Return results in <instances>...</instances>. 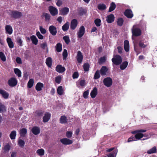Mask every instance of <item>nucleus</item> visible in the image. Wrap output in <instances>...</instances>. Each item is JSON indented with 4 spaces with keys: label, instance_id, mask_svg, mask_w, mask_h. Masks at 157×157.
Segmentation results:
<instances>
[{
    "label": "nucleus",
    "instance_id": "nucleus-3",
    "mask_svg": "<svg viewBox=\"0 0 157 157\" xmlns=\"http://www.w3.org/2000/svg\"><path fill=\"white\" fill-rule=\"evenodd\" d=\"M112 60L113 63L116 65L120 64L122 61L121 57L119 55L114 56Z\"/></svg>",
    "mask_w": 157,
    "mask_h": 157
},
{
    "label": "nucleus",
    "instance_id": "nucleus-48",
    "mask_svg": "<svg viewBox=\"0 0 157 157\" xmlns=\"http://www.w3.org/2000/svg\"><path fill=\"white\" fill-rule=\"evenodd\" d=\"M6 110L5 106L2 103H0V112H2Z\"/></svg>",
    "mask_w": 157,
    "mask_h": 157
},
{
    "label": "nucleus",
    "instance_id": "nucleus-63",
    "mask_svg": "<svg viewBox=\"0 0 157 157\" xmlns=\"http://www.w3.org/2000/svg\"><path fill=\"white\" fill-rule=\"evenodd\" d=\"M66 135L67 137L70 138L72 136V133L71 131L67 132L66 133Z\"/></svg>",
    "mask_w": 157,
    "mask_h": 157
},
{
    "label": "nucleus",
    "instance_id": "nucleus-8",
    "mask_svg": "<svg viewBox=\"0 0 157 157\" xmlns=\"http://www.w3.org/2000/svg\"><path fill=\"white\" fill-rule=\"evenodd\" d=\"M49 30L51 34L53 35H56V34L57 31L56 28L53 25L50 26L49 28Z\"/></svg>",
    "mask_w": 157,
    "mask_h": 157
},
{
    "label": "nucleus",
    "instance_id": "nucleus-51",
    "mask_svg": "<svg viewBox=\"0 0 157 157\" xmlns=\"http://www.w3.org/2000/svg\"><path fill=\"white\" fill-rule=\"evenodd\" d=\"M63 39L65 41V43L67 44H68L70 41L69 37L67 36H65L63 37Z\"/></svg>",
    "mask_w": 157,
    "mask_h": 157
},
{
    "label": "nucleus",
    "instance_id": "nucleus-38",
    "mask_svg": "<svg viewBox=\"0 0 157 157\" xmlns=\"http://www.w3.org/2000/svg\"><path fill=\"white\" fill-rule=\"evenodd\" d=\"M116 7V5L113 2H112L110 4V6L109 8V12H111L114 10L115 9Z\"/></svg>",
    "mask_w": 157,
    "mask_h": 157
},
{
    "label": "nucleus",
    "instance_id": "nucleus-19",
    "mask_svg": "<svg viewBox=\"0 0 157 157\" xmlns=\"http://www.w3.org/2000/svg\"><path fill=\"white\" fill-rule=\"evenodd\" d=\"M0 94L5 99H7L9 96V94L6 91L0 89Z\"/></svg>",
    "mask_w": 157,
    "mask_h": 157
},
{
    "label": "nucleus",
    "instance_id": "nucleus-34",
    "mask_svg": "<svg viewBox=\"0 0 157 157\" xmlns=\"http://www.w3.org/2000/svg\"><path fill=\"white\" fill-rule=\"evenodd\" d=\"M40 46L42 48L46 50L47 52L48 51V48L47 46V44L46 42L40 44Z\"/></svg>",
    "mask_w": 157,
    "mask_h": 157
},
{
    "label": "nucleus",
    "instance_id": "nucleus-27",
    "mask_svg": "<svg viewBox=\"0 0 157 157\" xmlns=\"http://www.w3.org/2000/svg\"><path fill=\"white\" fill-rule=\"evenodd\" d=\"M57 91L58 94L59 95H62L64 94V90L61 86H60L58 87Z\"/></svg>",
    "mask_w": 157,
    "mask_h": 157
},
{
    "label": "nucleus",
    "instance_id": "nucleus-36",
    "mask_svg": "<svg viewBox=\"0 0 157 157\" xmlns=\"http://www.w3.org/2000/svg\"><path fill=\"white\" fill-rule=\"evenodd\" d=\"M156 152V148L155 146L154 147L151 149L147 151V153L148 154H151L155 153Z\"/></svg>",
    "mask_w": 157,
    "mask_h": 157
},
{
    "label": "nucleus",
    "instance_id": "nucleus-37",
    "mask_svg": "<svg viewBox=\"0 0 157 157\" xmlns=\"http://www.w3.org/2000/svg\"><path fill=\"white\" fill-rule=\"evenodd\" d=\"M70 25L69 22H67L62 27L63 30L65 31L68 30Z\"/></svg>",
    "mask_w": 157,
    "mask_h": 157
},
{
    "label": "nucleus",
    "instance_id": "nucleus-40",
    "mask_svg": "<svg viewBox=\"0 0 157 157\" xmlns=\"http://www.w3.org/2000/svg\"><path fill=\"white\" fill-rule=\"evenodd\" d=\"M117 22L118 26H121L122 25L124 22L123 19L121 18H119L117 19Z\"/></svg>",
    "mask_w": 157,
    "mask_h": 157
},
{
    "label": "nucleus",
    "instance_id": "nucleus-46",
    "mask_svg": "<svg viewBox=\"0 0 157 157\" xmlns=\"http://www.w3.org/2000/svg\"><path fill=\"white\" fill-rule=\"evenodd\" d=\"M94 23L97 27L100 26L101 24V21L99 18H97L94 20Z\"/></svg>",
    "mask_w": 157,
    "mask_h": 157
},
{
    "label": "nucleus",
    "instance_id": "nucleus-11",
    "mask_svg": "<svg viewBox=\"0 0 157 157\" xmlns=\"http://www.w3.org/2000/svg\"><path fill=\"white\" fill-rule=\"evenodd\" d=\"M77 24L78 21L76 19H73L71 23L70 27L71 29L72 30L75 29L77 27Z\"/></svg>",
    "mask_w": 157,
    "mask_h": 157
},
{
    "label": "nucleus",
    "instance_id": "nucleus-53",
    "mask_svg": "<svg viewBox=\"0 0 157 157\" xmlns=\"http://www.w3.org/2000/svg\"><path fill=\"white\" fill-rule=\"evenodd\" d=\"M17 43L20 46H22V41L19 37H17L16 39Z\"/></svg>",
    "mask_w": 157,
    "mask_h": 157
},
{
    "label": "nucleus",
    "instance_id": "nucleus-54",
    "mask_svg": "<svg viewBox=\"0 0 157 157\" xmlns=\"http://www.w3.org/2000/svg\"><path fill=\"white\" fill-rule=\"evenodd\" d=\"M61 76H58L55 78L56 82L58 83H60L61 81Z\"/></svg>",
    "mask_w": 157,
    "mask_h": 157
},
{
    "label": "nucleus",
    "instance_id": "nucleus-14",
    "mask_svg": "<svg viewBox=\"0 0 157 157\" xmlns=\"http://www.w3.org/2000/svg\"><path fill=\"white\" fill-rule=\"evenodd\" d=\"M115 17L113 14L108 15L106 18V21L108 23H111L114 21Z\"/></svg>",
    "mask_w": 157,
    "mask_h": 157
},
{
    "label": "nucleus",
    "instance_id": "nucleus-1",
    "mask_svg": "<svg viewBox=\"0 0 157 157\" xmlns=\"http://www.w3.org/2000/svg\"><path fill=\"white\" fill-rule=\"evenodd\" d=\"M142 132H139L136 134L134 136H132L129 138L128 140V142H129L132 141H137L140 140L143 137H146V135H144L141 133Z\"/></svg>",
    "mask_w": 157,
    "mask_h": 157
},
{
    "label": "nucleus",
    "instance_id": "nucleus-9",
    "mask_svg": "<svg viewBox=\"0 0 157 157\" xmlns=\"http://www.w3.org/2000/svg\"><path fill=\"white\" fill-rule=\"evenodd\" d=\"M60 141L64 145H69L73 143L72 140L66 138L62 139Z\"/></svg>",
    "mask_w": 157,
    "mask_h": 157
},
{
    "label": "nucleus",
    "instance_id": "nucleus-59",
    "mask_svg": "<svg viewBox=\"0 0 157 157\" xmlns=\"http://www.w3.org/2000/svg\"><path fill=\"white\" fill-rule=\"evenodd\" d=\"M89 93V91L88 90H86L83 93V97L85 98H88Z\"/></svg>",
    "mask_w": 157,
    "mask_h": 157
},
{
    "label": "nucleus",
    "instance_id": "nucleus-5",
    "mask_svg": "<svg viewBox=\"0 0 157 157\" xmlns=\"http://www.w3.org/2000/svg\"><path fill=\"white\" fill-rule=\"evenodd\" d=\"M85 32V29L83 26H82L79 29L78 32L77 33L78 38L82 37L84 35Z\"/></svg>",
    "mask_w": 157,
    "mask_h": 157
},
{
    "label": "nucleus",
    "instance_id": "nucleus-44",
    "mask_svg": "<svg viewBox=\"0 0 157 157\" xmlns=\"http://www.w3.org/2000/svg\"><path fill=\"white\" fill-rule=\"evenodd\" d=\"M36 153L40 156H42L44 155V151L42 149H39L37 150Z\"/></svg>",
    "mask_w": 157,
    "mask_h": 157
},
{
    "label": "nucleus",
    "instance_id": "nucleus-32",
    "mask_svg": "<svg viewBox=\"0 0 157 157\" xmlns=\"http://www.w3.org/2000/svg\"><path fill=\"white\" fill-rule=\"evenodd\" d=\"M60 122L61 124H65L67 121V117L65 116L61 117L59 119Z\"/></svg>",
    "mask_w": 157,
    "mask_h": 157
},
{
    "label": "nucleus",
    "instance_id": "nucleus-30",
    "mask_svg": "<svg viewBox=\"0 0 157 157\" xmlns=\"http://www.w3.org/2000/svg\"><path fill=\"white\" fill-rule=\"evenodd\" d=\"M117 152V148L115 149L112 152L110 153L107 155L108 157H116Z\"/></svg>",
    "mask_w": 157,
    "mask_h": 157
},
{
    "label": "nucleus",
    "instance_id": "nucleus-13",
    "mask_svg": "<svg viewBox=\"0 0 157 157\" xmlns=\"http://www.w3.org/2000/svg\"><path fill=\"white\" fill-rule=\"evenodd\" d=\"M76 85L78 87L80 86L82 87L85 86L86 85L85 81L83 79H79L77 82Z\"/></svg>",
    "mask_w": 157,
    "mask_h": 157
},
{
    "label": "nucleus",
    "instance_id": "nucleus-42",
    "mask_svg": "<svg viewBox=\"0 0 157 157\" xmlns=\"http://www.w3.org/2000/svg\"><path fill=\"white\" fill-rule=\"evenodd\" d=\"M128 63L127 61H125L122 63L120 66V68L121 70H123L127 67Z\"/></svg>",
    "mask_w": 157,
    "mask_h": 157
},
{
    "label": "nucleus",
    "instance_id": "nucleus-47",
    "mask_svg": "<svg viewBox=\"0 0 157 157\" xmlns=\"http://www.w3.org/2000/svg\"><path fill=\"white\" fill-rule=\"evenodd\" d=\"M0 58L2 61L4 62L6 61V56L2 52H0Z\"/></svg>",
    "mask_w": 157,
    "mask_h": 157
},
{
    "label": "nucleus",
    "instance_id": "nucleus-21",
    "mask_svg": "<svg viewBox=\"0 0 157 157\" xmlns=\"http://www.w3.org/2000/svg\"><path fill=\"white\" fill-rule=\"evenodd\" d=\"M6 33L9 35H11L13 33V29L12 27L10 25H6L5 27Z\"/></svg>",
    "mask_w": 157,
    "mask_h": 157
},
{
    "label": "nucleus",
    "instance_id": "nucleus-58",
    "mask_svg": "<svg viewBox=\"0 0 157 157\" xmlns=\"http://www.w3.org/2000/svg\"><path fill=\"white\" fill-rule=\"evenodd\" d=\"M18 143L20 146L22 147L24 146L25 142L22 140H20L18 141Z\"/></svg>",
    "mask_w": 157,
    "mask_h": 157
},
{
    "label": "nucleus",
    "instance_id": "nucleus-43",
    "mask_svg": "<svg viewBox=\"0 0 157 157\" xmlns=\"http://www.w3.org/2000/svg\"><path fill=\"white\" fill-rule=\"evenodd\" d=\"M14 71L15 73L17 76L18 77H21V71L18 68H14Z\"/></svg>",
    "mask_w": 157,
    "mask_h": 157
},
{
    "label": "nucleus",
    "instance_id": "nucleus-56",
    "mask_svg": "<svg viewBox=\"0 0 157 157\" xmlns=\"http://www.w3.org/2000/svg\"><path fill=\"white\" fill-rule=\"evenodd\" d=\"M40 30L42 34H45L46 32V29L41 26H40Z\"/></svg>",
    "mask_w": 157,
    "mask_h": 157
},
{
    "label": "nucleus",
    "instance_id": "nucleus-45",
    "mask_svg": "<svg viewBox=\"0 0 157 157\" xmlns=\"http://www.w3.org/2000/svg\"><path fill=\"white\" fill-rule=\"evenodd\" d=\"M62 50V45L60 43H58L56 46V50L58 52H60Z\"/></svg>",
    "mask_w": 157,
    "mask_h": 157
},
{
    "label": "nucleus",
    "instance_id": "nucleus-61",
    "mask_svg": "<svg viewBox=\"0 0 157 157\" xmlns=\"http://www.w3.org/2000/svg\"><path fill=\"white\" fill-rule=\"evenodd\" d=\"M79 76V75L78 72H75L72 75V77L73 79L77 78Z\"/></svg>",
    "mask_w": 157,
    "mask_h": 157
},
{
    "label": "nucleus",
    "instance_id": "nucleus-24",
    "mask_svg": "<svg viewBox=\"0 0 157 157\" xmlns=\"http://www.w3.org/2000/svg\"><path fill=\"white\" fill-rule=\"evenodd\" d=\"M44 87V84L41 82H38L35 88L37 91H40L42 90Z\"/></svg>",
    "mask_w": 157,
    "mask_h": 157
},
{
    "label": "nucleus",
    "instance_id": "nucleus-28",
    "mask_svg": "<svg viewBox=\"0 0 157 157\" xmlns=\"http://www.w3.org/2000/svg\"><path fill=\"white\" fill-rule=\"evenodd\" d=\"M30 38L33 44L35 45H36L38 44V40L35 36H31Z\"/></svg>",
    "mask_w": 157,
    "mask_h": 157
},
{
    "label": "nucleus",
    "instance_id": "nucleus-57",
    "mask_svg": "<svg viewBox=\"0 0 157 157\" xmlns=\"http://www.w3.org/2000/svg\"><path fill=\"white\" fill-rule=\"evenodd\" d=\"M36 35L38 38L42 40L44 38V36L40 33L39 32H36Z\"/></svg>",
    "mask_w": 157,
    "mask_h": 157
},
{
    "label": "nucleus",
    "instance_id": "nucleus-2",
    "mask_svg": "<svg viewBox=\"0 0 157 157\" xmlns=\"http://www.w3.org/2000/svg\"><path fill=\"white\" fill-rule=\"evenodd\" d=\"M131 30L132 36H139L141 34V30L138 28V26L136 25H134Z\"/></svg>",
    "mask_w": 157,
    "mask_h": 157
},
{
    "label": "nucleus",
    "instance_id": "nucleus-22",
    "mask_svg": "<svg viewBox=\"0 0 157 157\" xmlns=\"http://www.w3.org/2000/svg\"><path fill=\"white\" fill-rule=\"evenodd\" d=\"M32 132L35 135H37L40 133V130L39 127L35 126L32 129Z\"/></svg>",
    "mask_w": 157,
    "mask_h": 157
},
{
    "label": "nucleus",
    "instance_id": "nucleus-55",
    "mask_svg": "<svg viewBox=\"0 0 157 157\" xmlns=\"http://www.w3.org/2000/svg\"><path fill=\"white\" fill-rule=\"evenodd\" d=\"M10 149V146L9 144L6 145L4 147V150L5 152H8Z\"/></svg>",
    "mask_w": 157,
    "mask_h": 157
},
{
    "label": "nucleus",
    "instance_id": "nucleus-20",
    "mask_svg": "<svg viewBox=\"0 0 157 157\" xmlns=\"http://www.w3.org/2000/svg\"><path fill=\"white\" fill-rule=\"evenodd\" d=\"M98 94L97 89L96 87L94 88L90 93L91 97L92 98H95Z\"/></svg>",
    "mask_w": 157,
    "mask_h": 157
},
{
    "label": "nucleus",
    "instance_id": "nucleus-10",
    "mask_svg": "<svg viewBox=\"0 0 157 157\" xmlns=\"http://www.w3.org/2000/svg\"><path fill=\"white\" fill-rule=\"evenodd\" d=\"M51 116V114L49 113H46L43 117V121L44 122H46L49 121Z\"/></svg>",
    "mask_w": 157,
    "mask_h": 157
},
{
    "label": "nucleus",
    "instance_id": "nucleus-41",
    "mask_svg": "<svg viewBox=\"0 0 157 157\" xmlns=\"http://www.w3.org/2000/svg\"><path fill=\"white\" fill-rule=\"evenodd\" d=\"M106 5L104 4H100L98 6V8L100 10H103L106 9Z\"/></svg>",
    "mask_w": 157,
    "mask_h": 157
},
{
    "label": "nucleus",
    "instance_id": "nucleus-60",
    "mask_svg": "<svg viewBox=\"0 0 157 157\" xmlns=\"http://www.w3.org/2000/svg\"><path fill=\"white\" fill-rule=\"evenodd\" d=\"M146 131V130L141 129V130H137L134 131L133 132H132V134L136 133V134L139 132H145Z\"/></svg>",
    "mask_w": 157,
    "mask_h": 157
},
{
    "label": "nucleus",
    "instance_id": "nucleus-39",
    "mask_svg": "<svg viewBox=\"0 0 157 157\" xmlns=\"http://www.w3.org/2000/svg\"><path fill=\"white\" fill-rule=\"evenodd\" d=\"M34 82L33 79H30L27 83V86L29 88H31L33 85Z\"/></svg>",
    "mask_w": 157,
    "mask_h": 157
},
{
    "label": "nucleus",
    "instance_id": "nucleus-33",
    "mask_svg": "<svg viewBox=\"0 0 157 157\" xmlns=\"http://www.w3.org/2000/svg\"><path fill=\"white\" fill-rule=\"evenodd\" d=\"M52 59L50 57H48L46 59V63L47 65L50 67L52 65Z\"/></svg>",
    "mask_w": 157,
    "mask_h": 157
},
{
    "label": "nucleus",
    "instance_id": "nucleus-4",
    "mask_svg": "<svg viewBox=\"0 0 157 157\" xmlns=\"http://www.w3.org/2000/svg\"><path fill=\"white\" fill-rule=\"evenodd\" d=\"M103 83L105 86L107 87H109L112 84V80L111 78L107 77L104 79Z\"/></svg>",
    "mask_w": 157,
    "mask_h": 157
},
{
    "label": "nucleus",
    "instance_id": "nucleus-49",
    "mask_svg": "<svg viewBox=\"0 0 157 157\" xmlns=\"http://www.w3.org/2000/svg\"><path fill=\"white\" fill-rule=\"evenodd\" d=\"M100 72L98 70L96 71L94 75V79H97L100 77Z\"/></svg>",
    "mask_w": 157,
    "mask_h": 157
},
{
    "label": "nucleus",
    "instance_id": "nucleus-35",
    "mask_svg": "<svg viewBox=\"0 0 157 157\" xmlns=\"http://www.w3.org/2000/svg\"><path fill=\"white\" fill-rule=\"evenodd\" d=\"M17 132L16 131H13L11 132L10 135V137L12 140H14L15 139L16 136Z\"/></svg>",
    "mask_w": 157,
    "mask_h": 157
},
{
    "label": "nucleus",
    "instance_id": "nucleus-62",
    "mask_svg": "<svg viewBox=\"0 0 157 157\" xmlns=\"http://www.w3.org/2000/svg\"><path fill=\"white\" fill-rule=\"evenodd\" d=\"M106 60V57L105 56H104L100 58L99 60V63H102L105 62Z\"/></svg>",
    "mask_w": 157,
    "mask_h": 157
},
{
    "label": "nucleus",
    "instance_id": "nucleus-16",
    "mask_svg": "<svg viewBox=\"0 0 157 157\" xmlns=\"http://www.w3.org/2000/svg\"><path fill=\"white\" fill-rule=\"evenodd\" d=\"M83 59V55L81 52L78 51L77 52V59L78 63H81L82 62Z\"/></svg>",
    "mask_w": 157,
    "mask_h": 157
},
{
    "label": "nucleus",
    "instance_id": "nucleus-7",
    "mask_svg": "<svg viewBox=\"0 0 157 157\" xmlns=\"http://www.w3.org/2000/svg\"><path fill=\"white\" fill-rule=\"evenodd\" d=\"M49 10L52 16L56 15L58 13L57 9L52 6H50L49 7Z\"/></svg>",
    "mask_w": 157,
    "mask_h": 157
},
{
    "label": "nucleus",
    "instance_id": "nucleus-15",
    "mask_svg": "<svg viewBox=\"0 0 157 157\" xmlns=\"http://www.w3.org/2000/svg\"><path fill=\"white\" fill-rule=\"evenodd\" d=\"M124 15L128 18H132L133 17V14L130 10L127 9L124 12Z\"/></svg>",
    "mask_w": 157,
    "mask_h": 157
},
{
    "label": "nucleus",
    "instance_id": "nucleus-29",
    "mask_svg": "<svg viewBox=\"0 0 157 157\" xmlns=\"http://www.w3.org/2000/svg\"><path fill=\"white\" fill-rule=\"evenodd\" d=\"M69 11V9L67 7H65L60 11V13L61 15H65L67 14Z\"/></svg>",
    "mask_w": 157,
    "mask_h": 157
},
{
    "label": "nucleus",
    "instance_id": "nucleus-26",
    "mask_svg": "<svg viewBox=\"0 0 157 157\" xmlns=\"http://www.w3.org/2000/svg\"><path fill=\"white\" fill-rule=\"evenodd\" d=\"M11 15L13 17L16 18L21 17V13L17 11H14L12 12Z\"/></svg>",
    "mask_w": 157,
    "mask_h": 157
},
{
    "label": "nucleus",
    "instance_id": "nucleus-31",
    "mask_svg": "<svg viewBox=\"0 0 157 157\" xmlns=\"http://www.w3.org/2000/svg\"><path fill=\"white\" fill-rule=\"evenodd\" d=\"M27 132V129L25 128H23L20 130L19 133L21 136L24 137L26 134Z\"/></svg>",
    "mask_w": 157,
    "mask_h": 157
},
{
    "label": "nucleus",
    "instance_id": "nucleus-52",
    "mask_svg": "<svg viewBox=\"0 0 157 157\" xmlns=\"http://www.w3.org/2000/svg\"><path fill=\"white\" fill-rule=\"evenodd\" d=\"M89 64L88 63H86L84 64L83 68L85 71H89Z\"/></svg>",
    "mask_w": 157,
    "mask_h": 157
},
{
    "label": "nucleus",
    "instance_id": "nucleus-6",
    "mask_svg": "<svg viewBox=\"0 0 157 157\" xmlns=\"http://www.w3.org/2000/svg\"><path fill=\"white\" fill-rule=\"evenodd\" d=\"M8 83L10 86L13 87L17 84V81L15 78H12L9 80Z\"/></svg>",
    "mask_w": 157,
    "mask_h": 157
},
{
    "label": "nucleus",
    "instance_id": "nucleus-12",
    "mask_svg": "<svg viewBox=\"0 0 157 157\" xmlns=\"http://www.w3.org/2000/svg\"><path fill=\"white\" fill-rule=\"evenodd\" d=\"M140 47L144 48H146L148 45V43L144 40H143L140 41L139 44Z\"/></svg>",
    "mask_w": 157,
    "mask_h": 157
},
{
    "label": "nucleus",
    "instance_id": "nucleus-17",
    "mask_svg": "<svg viewBox=\"0 0 157 157\" xmlns=\"http://www.w3.org/2000/svg\"><path fill=\"white\" fill-rule=\"evenodd\" d=\"M108 71V68L105 66H102L100 70L101 75H106Z\"/></svg>",
    "mask_w": 157,
    "mask_h": 157
},
{
    "label": "nucleus",
    "instance_id": "nucleus-25",
    "mask_svg": "<svg viewBox=\"0 0 157 157\" xmlns=\"http://www.w3.org/2000/svg\"><path fill=\"white\" fill-rule=\"evenodd\" d=\"M124 50L126 52H128L129 50V43L128 40H125L124 42Z\"/></svg>",
    "mask_w": 157,
    "mask_h": 157
},
{
    "label": "nucleus",
    "instance_id": "nucleus-23",
    "mask_svg": "<svg viewBox=\"0 0 157 157\" xmlns=\"http://www.w3.org/2000/svg\"><path fill=\"white\" fill-rule=\"evenodd\" d=\"M6 41L10 48H12L14 47V44L10 38L7 37L6 39Z\"/></svg>",
    "mask_w": 157,
    "mask_h": 157
},
{
    "label": "nucleus",
    "instance_id": "nucleus-50",
    "mask_svg": "<svg viewBox=\"0 0 157 157\" xmlns=\"http://www.w3.org/2000/svg\"><path fill=\"white\" fill-rule=\"evenodd\" d=\"M67 56V52L66 49H64L63 52V59H65Z\"/></svg>",
    "mask_w": 157,
    "mask_h": 157
},
{
    "label": "nucleus",
    "instance_id": "nucleus-64",
    "mask_svg": "<svg viewBox=\"0 0 157 157\" xmlns=\"http://www.w3.org/2000/svg\"><path fill=\"white\" fill-rule=\"evenodd\" d=\"M46 20H49L50 18V15L47 13H44V14Z\"/></svg>",
    "mask_w": 157,
    "mask_h": 157
},
{
    "label": "nucleus",
    "instance_id": "nucleus-18",
    "mask_svg": "<svg viewBox=\"0 0 157 157\" xmlns=\"http://www.w3.org/2000/svg\"><path fill=\"white\" fill-rule=\"evenodd\" d=\"M65 70L64 67L62 65H57L56 67V71L59 73H62L64 72Z\"/></svg>",
    "mask_w": 157,
    "mask_h": 157
}]
</instances>
